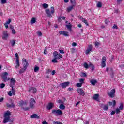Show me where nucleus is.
Instances as JSON below:
<instances>
[{
  "instance_id": "obj_1",
  "label": "nucleus",
  "mask_w": 124,
  "mask_h": 124,
  "mask_svg": "<svg viewBox=\"0 0 124 124\" xmlns=\"http://www.w3.org/2000/svg\"><path fill=\"white\" fill-rule=\"evenodd\" d=\"M15 83H16V80H15V79L11 78L10 80V87L12 88V90L11 91H9L8 93V94L9 95V96H12V94L13 95H15L16 91L14 89H13V86L15 85Z\"/></svg>"
},
{
  "instance_id": "obj_2",
  "label": "nucleus",
  "mask_w": 124,
  "mask_h": 124,
  "mask_svg": "<svg viewBox=\"0 0 124 124\" xmlns=\"http://www.w3.org/2000/svg\"><path fill=\"white\" fill-rule=\"evenodd\" d=\"M22 63L23 64V68H21L19 70V73L20 74H22V73H24L27 70V68H28V67L29 66V62H28V60L27 59L23 58L22 59Z\"/></svg>"
},
{
  "instance_id": "obj_3",
  "label": "nucleus",
  "mask_w": 124,
  "mask_h": 124,
  "mask_svg": "<svg viewBox=\"0 0 124 124\" xmlns=\"http://www.w3.org/2000/svg\"><path fill=\"white\" fill-rule=\"evenodd\" d=\"M10 116H11V113L9 111H7L4 113V118L3 121V123H4V124H5L8 122H13V121L11 120L10 119Z\"/></svg>"
},
{
  "instance_id": "obj_4",
  "label": "nucleus",
  "mask_w": 124,
  "mask_h": 124,
  "mask_svg": "<svg viewBox=\"0 0 124 124\" xmlns=\"http://www.w3.org/2000/svg\"><path fill=\"white\" fill-rule=\"evenodd\" d=\"M51 11L49 9H47L45 10L46 14H47V17L48 18H52L53 17V14L55 13V8L54 7H51Z\"/></svg>"
},
{
  "instance_id": "obj_5",
  "label": "nucleus",
  "mask_w": 124,
  "mask_h": 124,
  "mask_svg": "<svg viewBox=\"0 0 124 124\" xmlns=\"http://www.w3.org/2000/svg\"><path fill=\"white\" fill-rule=\"evenodd\" d=\"M52 114L53 115H55V116H61L62 115V110H61L60 109H53L52 110Z\"/></svg>"
},
{
  "instance_id": "obj_6",
  "label": "nucleus",
  "mask_w": 124,
  "mask_h": 124,
  "mask_svg": "<svg viewBox=\"0 0 124 124\" xmlns=\"http://www.w3.org/2000/svg\"><path fill=\"white\" fill-rule=\"evenodd\" d=\"M115 93H116V89H113L110 92L107 93V94L111 98H114V97H115Z\"/></svg>"
},
{
  "instance_id": "obj_7",
  "label": "nucleus",
  "mask_w": 124,
  "mask_h": 124,
  "mask_svg": "<svg viewBox=\"0 0 124 124\" xmlns=\"http://www.w3.org/2000/svg\"><path fill=\"white\" fill-rule=\"evenodd\" d=\"M36 103L35 100L33 98H31L29 100V106L31 108H34V104Z\"/></svg>"
},
{
  "instance_id": "obj_8",
  "label": "nucleus",
  "mask_w": 124,
  "mask_h": 124,
  "mask_svg": "<svg viewBox=\"0 0 124 124\" xmlns=\"http://www.w3.org/2000/svg\"><path fill=\"white\" fill-rule=\"evenodd\" d=\"M8 75V73L4 72L2 74V78L3 79L4 82H6L8 79H7V76Z\"/></svg>"
},
{
  "instance_id": "obj_9",
  "label": "nucleus",
  "mask_w": 124,
  "mask_h": 124,
  "mask_svg": "<svg viewBox=\"0 0 124 124\" xmlns=\"http://www.w3.org/2000/svg\"><path fill=\"white\" fill-rule=\"evenodd\" d=\"M77 93H78L79 95H82L83 96H84V95H85V92L84 91V90H83V89L82 88H78L77 89Z\"/></svg>"
},
{
  "instance_id": "obj_10",
  "label": "nucleus",
  "mask_w": 124,
  "mask_h": 124,
  "mask_svg": "<svg viewBox=\"0 0 124 124\" xmlns=\"http://www.w3.org/2000/svg\"><path fill=\"white\" fill-rule=\"evenodd\" d=\"M105 62H106V57L105 56H103L102 58V62L101 66L102 67H105L106 66V63H105Z\"/></svg>"
},
{
  "instance_id": "obj_11",
  "label": "nucleus",
  "mask_w": 124,
  "mask_h": 124,
  "mask_svg": "<svg viewBox=\"0 0 124 124\" xmlns=\"http://www.w3.org/2000/svg\"><path fill=\"white\" fill-rule=\"evenodd\" d=\"M70 84V82L69 81L65 82L64 83H61L60 84V86H61L62 88V89H65L66 87H68V85Z\"/></svg>"
},
{
  "instance_id": "obj_12",
  "label": "nucleus",
  "mask_w": 124,
  "mask_h": 124,
  "mask_svg": "<svg viewBox=\"0 0 124 124\" xmlns=\"http://www.w3.org/2000/svg\"><path fill=\"white\" fill-rule=\"evenodd\" d=\"M55 104L54 103L50 102L48 103V105L47 106V109L49 111L51 110V109H53L54 107Z\"/></svg>"
},
{
  "instance_id": "obj_13",
  "label": "nucleus",
  "mask_w": 124,
  "mask_h": 124,
  "mask_svg": "<svg viewBox=\"0 0 124 124\" xmlns=\"http://www.w3.org/2000/svg\"><path fill=\"white\" fill-rule=\"evenodd\" d=\"M62 55L59 54V56L58 57H54V59L52 60V62L54 63H57L58 60H60V59H62Z\"/></svg>"
},
{
  "instance_id": "obj_14",
  "label": "nucleus",
  "mask_w": 124,
  "mask_h": 124,
  "mask_svg": "<svg viewBox=\"0 0 124 124\" xmlns=\"http://www.w3.org/2000/svg\"><path fill=\"white\" fill-rule=\"evenodd\" d=\"M59 33L61 34V35H64V36H69L68 32L65 31H59Z\"/></svg>"
},
{
  "instance_id": "obj_15",
  "label": "nucleus",
  "mask_w": 124,
  "mask_h": 124,
  "mask_svg": "<svg viewBox=\"0 0 124 124\" xmlns=\"http://www.w3.org/2000/svg\"><path fill=\"white\" fill-rule=\"evenodd\" d=\"M100 107L101 108H103V110H104L105 111H107V110H108V109H109V108L108 107V105H107L100 104Z\"/></svg>"
},
{
  "instance_id": "obj_16",
  "label": "nucleus",
  "mask_w": 124,
  "mask_h": 124,
  "mask_svg": "<svg viewBox=\"0 0 124 124\" xmlns=\"http://www.w3.org/2000/svg\"><path fill=\"white\" fill-rule=\"evenodd\" d=\"M92 50H93V46L92 45H90L88 48L86 50V54L89 55V54H90V52H91Z\"/></svg>"
},
{
  "instance_id": "obj_17",
  "label": "nucleus",
  "mask_w": 124,
  "mask_h": 124,
  "mask_svg": "<svg viewBox=\"0 0 124 124\" xmlns=\"http://www.w3.org/2000/svg\"><path fill=\"white\" fill-rule=\"evenodd\" d=\"M37 90L34 87H31L29 89V92L30 93H36Z\"/></svg>"
},
{
  "instance_id": "obj_18",
  "label": "nucleus",
  "mask_w": 124,
  "mask_h": 124,
  "mask_svg": "<svg viewBox=\"0 0 124 124\" xmlns=\"http://www.w3.org/2000/svg\"><path fill=\"white\" fill-rule=\"evenodd\" d=\"M8 36V35L7 34V31H4L3 32L2 39H7Z\"/></svg>"
},
{
  "instance_id": "obj_19",
  "label": "nucleus",
  "mask_w": 124,
  "mask_h": 124,
  "mask_svg": "<svg viewBox=\"0 0 124 124\" xmlns=\"http://www.w3.org/2000/svg\"><path fill=\"white\" fill-rule=\"evenodd\" d=\"M27 102H24L23 100H21L19 102V106H21L22 109L23 108V106H24V105H27Z\"/></svg>"
},
{
  "instance_id": "obj_20",
  "label": "nucleus",
  "mask_w": 124,
  "mask_h": 124,
  "mask_svg": "<svg viewBox=\"0 0 124 124\" xmlns=\"http://www.w3.org/2000/svg\"><path fill=\"white\" fill-rule=\"evenodd\" d=\"M109 105L110 106H113V107L116 106V100H113L112 102H109Z\"/></svg>"
},
{
  "instance_id": "obj_21",
  "label": "nucleus",
  "mask_w": 124,
  "mask_h": 124,
  "mask_svg": "<svg viewBox=\"0 0 124 124\" xmlns=\"http://www.w3.org/2000/svg\"><path fill=\"white\" fill-rule=\"evenodd\" d=\"M6 106L8 107V108H13L15 107V105L13 102H12L11 104L8 103L6 104Z\"/></svg>"
},
{
  "instance_id": "obj_22",
  "label": "nucleus",
  "mask_w": 124,
  "mask_h": 124,
  "mask_svg": "<svg viewBox=\"0 0 124 124\" xmlns=\"http://www.w3.org/2000/svg\"><path fill=\"white\" fill-rule=\"evenodd\" d=\"M30 118H31V119H39V116L36 114H33L30 116Z\"/></svg>"
},
{
  "instance_id": "obj_23",
  "label": "nucleus",
  "mask_w": 124,
  "mask_h": 124,
  "mask_svg": "<svg viewBox=\"0 0 124 124\" xmlns=\"http://www.w3.org/2000/svg\"><path fill=\"white\" fill-rule=\"evenodd\" d=\"M66 27L69 31H71V28H72V25H71L70 23H69V25H66Z\"/></svg>"
},
{
  "instance_id": "obj_24",
  "label": "nucleus",
  "mask_w": 124,
  "mask_h": 124,
  "mask_svg": "<svg viewBox=\"0 0 124 124\" xmlns=\"http://www.w3.org/2000/svg\"><path fill=\"white\" fill-rule=\"evenodd\" d=\"M60 55H61V54H59L57 51H54L53 52V57L54 58H59V57H60Z\"/></svg>"
},
{
  "instance_id": "obj_25",
  "label": "nucleus",
  "mask_w": 124,
  "mask_h": 124,
  "mask_svg": "<svg viewBox=\"0 0 124 124\" xmlns=\"http://www.w3.org/2000/svg\"><path fill=\"white\" fill-rule=\"evenodd\" d=\"M98 97H99V94H95L93 96V99L98 101Z\"/></svg>"
},
{
  "instance_id": "obj_26",
  "label": "nucleus",
  "mask_w": 124,
  "mask_h": 124,
  "mask_svg": "<svg viewBox=\"0 0 124 124\" xmlns=\"http://www.w3.org/2000/svg\"><path fill=\"white\" fill-rule=\"evenodd\" d=\"M59 108L60 110H65V106L63 104H61L59 106Z\"/></svg>"
},
{
  "instance_id": "obj_27",
  "label": "nucleus",
  "mask_w": 124,
  "mask_h": 124,
  "mask_svg": "<svg viewBox=\"0 0 124 124\" xmlns=\"http://www.w3.org/2000/svg\"><path fill=\"white\" fill-rule=\"evenodd\" d=\"M90 83L93 85V86H95V84L97 83V80L92 79L90 81Z\"/></svg>"
},
{
  "instance_id": "obj_28",
  "label": "nucleus",
  "mask_w": 124,
  "mask_h": 124,
  "mask_svg": "<svg viewBox=\"0 0 124 124\" xmlns=\"http://www.w3.org/2000/svg\"><path fill=\"white\" fill-rule=\"evenodd\" d=\"M16 68L18 69L19 68V66H20V62L19 61V59H16Z\"/></svg>"
},
{
  "instance_id": "obj_29",
  "label": "nucleus",
  "mask_w": 124,
  "mask_h": 124,
  "mask_svg": "<svg viewBox=\"0 0 124 124\" xmlns=\"http://www.w3.org/2000/svg\"><path fill=\"white\" fill-rule=\"evenodd\" d=\"M74 6V5H72L71 6H70L67 8V12H69L73 9V7Z\"/></svg>"
},
{
  "instance_id": "obj_30",
  "label": "nucleus",
  "mask_w": 124,
  "mask_h": 124,
  "mask_svg": "<svg viewBox=\"0 0 124 124\" xmlns=\"http://www.w3.org/2000/svg\"><path fill=\"white\" fill-rule=\"evenodd\" d=\"M81 21L82 22H83V23H85V25L86 26H89V23H88V21H87V20H86V19L82 18H81Z\"/></svg>"
},
{
  "instance_id": "obj_31",
  "label": "nucleus",
  "mask_w": 124,
  "mask_h": 124,
  "mask_svg": "<svg viewBox=\"0 0 124 124\" xmlns=\"http://www.w3.org/2000/svg\"><path fill=\"white\" fill-rule=\"evenodd\" d=\"M10 42L11 44V46L12 47H14V46L15 45V42H16L15 40H12L10 41Z\"/></svg>"
},
{
  "instance_id": "obj_32",
  "label": "nucleus",
  "mask_w": 124,
  "mask_h": 124,
  "mask_svg": "<svg viewBox=\"0 0 124 124\" xmlns=\"http://www.w3.org/2000/svg\"><path fill=\"white\" fill-rule=\"evenodd\" d=\"M110 75L111 76V78H114V71H113V68H110Z\"/></svg>"
},
{
  "instance_id": "obj_33",
  "label": "nucleus",
  "mask_w": 124,
  "mask_h": 124,
  "mask_svg": "<svg viewBox=\"0 0 124 124\" xmlns=\"http://www.w3.org/2000/svg\"><path fill=\"white\" fill-rule=\"evenodd\" d=\"M42 6L44 9H46L49 7V5L48 4L44 3L42 4Z\"/></svg>"
},
{
  "instance_id": "obj_34",
  "label": "nucleus",
  "mask_w": 124,
  "mask_h": 124,
  "mask_svg": "<svg viewBox=\"0 0 124 124\" xmlns=\"http://www.w3.org/2000/svg\"><path fill=\"white\" fill-rule=\"evenodd\" d=\"M89 67H91V70L93 71L94 70V65L92 63L89 64Z\"/></svg>"
},
{
  "instance_id": "obj_35",
  "label": "nucleus",
  "mask_w": 124,
  "mask_h": 124,
  "mask_svg": "<svg viewBox=\"0 0 124 124\" xmlns=\"http://www.w3.org/2000/svg\"><path fill=\"white\" fill-rule=\"evenodd\" d=\"M119 109L121 110V111L124 110V104L123 103H120Z\"/></svg>"
},
{
  "instance_id": "obj_36",
  "label": "nucleus",
  "mask_w": 124,
  "mask_h": 124,
  "mask_svg": "<svg viewBox=\"0 0 124 124\" xmlns=\"http://www.w3.org/2000/svg\"><path fill=\"white\" fill-rule=\"evenodd\" d=\"M97 7H98L99 8H101L102 7V3L100 2H98L97 3Z\"/></svg>"
},
{
  "instance_id": "obj_37",
  "label": "nucleus",
  "mask_w": 124,
  "mask_h": 124,
  "mask_svg": "<svg viewBox=\"0 0 124 124\" xmlns=\"http://www.w3.org/2000/svg\"><path fill=\"white\" fill-rule=\"evenodd\" d=\"M36 22V19H35V18L34 17L32 18L31 20V24H35Z\"/></svg>"
},
{
  "instance_id": "obj_38",
  "label": "nucleus",
  "mask_w": 124,
  "mask_h": 124,
  "mask_svg": "<svg viewBox=\"0 0 124 124\" xmlns=\"http://www.w3.org/2000/svg\"><path fill=\"white\" fill-rule=\"evenodd\" d=\"M81 77H87V75L86 73H81L80 75Z\"/></svg>"
},
{
  "instance_id": "obj_39",
  "label": "nucleus",
  "mask_w": 124,
  "mask_h": 124,
  "mask_svg": "<svg viewBox=\"0 0 124 124\" xmlns=\"http://www.w3.org/2000/svg\"><path fill=\"white\" fill-rule=\"evenodd\" d=\"M84 66L85 68H86V69H88V68H89V67H90V66H89L88 63H87L86 62L84 63Z\"/></svg>"
},
{
  "instance_id": "obj_40",
  "label": "nucleus",
  "mask_w": 124,
  "mask_h": 124,
  "mask_svg": "<svg viewBox=\"0 0 124 124\" xmlns=\"http://www.w3.org/2000/svg\"><path fill=\"white\" fill-rule=\"evenodd\" d=\"M57 102L59 104H63V102L62 100H57Z\"/></svg>"
},
{
  "instance_id": "obj_41",
  "label": "nucleus",
  "mask_w": 124,
  "mask_h": 124,
  "mask_svg": "<svg viewBox=\"0 0 124 124\" xmlns=\"http://www.w3.org/2000/svg\"><path fill=\"white\" fill-rule=\"evenodd\" d=\"M121 110L119 108H117L116 109V114H119V113H121V111L120 110Z\"/></svg>"
},
{
  "instance_id": "obj_42",
  "label": "nucleus",
  "mask_w": 124,
  "mask_h": 124,
  "mask_svg": "<svg viewBox=\"0 0 124 124\" xmlns=\"http://www.w3.org/2000/svg\"><path fill=\"white\" fill-rule=\"evenodd\" d=\"M22 109L24 110V111H29V110H30V107H22Z\"/></svg>"
},
{
  "instance_id": "obj_43",
  "label": "nucleus",
  "mask_w": 124,
  "mask_h": 124,
  "mask_svg": "<svg viewBox=\"0 0 124 124\" xmlns=\"http://www.w3.org/2000/svg\"><path fill=\"white\" fill-rule=\"evenodd\" d=\"M39 70V67L38 66H36L34 67V72H37V71Z\"/></svg>"
},
{
  "instance_id": "obj_44",
  "label": "nucleus",
  "mask_w": 124,
  "mask_h": 124,
  "mask_svg": "<svg viewBox=\"0 0 124 124\" xmlns=\"http://www.w3.org/2000/svg\"><path fill=\"white\" fill-rule=\"evenodd\" d=\"M70 51L71 54H74V53H75V48H71L70 49Z\"/></svg>"
},
{
  "instance_id": "obj_45",
  "label": "nucleus",
  "mask_w": 124,
  "mask_h": 124,
  "mask_svg": "<svg viewBox=\"0 0 124 124\" xmlns=\"http://www.w3.org/2000/svg\"><path fill=\"white\" fill-rule=\"evenodd\" d=\"M4 87H5V84H4V83H1L0 84V89H3Z\"/></svg>"
},
{
  "instance_id": "obj_46",
  "label": "nucleus",
  "mask_w": 124,
  "mask_h": 124,
  "mask_svg": "<svg viewBox=\"0 0 124 124\" xmlns=\"http://www.w3.org/2000/svg\"><path fill=\"white\" fill-rule=\"evenodd\" d=\"M82 85L83 84L81 83H78L77 84V87H78V88H80V87H82Z\"/></svg>"
},
{
  "instance_id": "obj_47",
  "label": "nucleus",
  "mask_w": 124,
  "mask_h": 124,
  "mask_svg": "<svg viewBox=\"0 0 124 124\" xmlns=\"http://www.w3.org/2000/svg\"><path fill=\"white\" fill-rule=\"evenodd\" d=\"M117 1V5H120V4H121V2H122V1H123V0H116Z\"/></svg>"
},
{
  "instance_id": "obj_48",
  "label": "nucleus",
  "mask_w": 124,
  "mask_h": 124,
  "mask_svg": "<svg viewBox=\"0 0 124 124\" xmlns=\"http://www.w3.org/2000/svg\"><path fill=\"white\" fill-rule=\"evenodd\" d=\"M53 124H62V123L61 122H60V121H54Z\"/></svg>"
},
{
  "instance_id": "obj_49",
  "label": "nucleus",
  "mask_w": 124,
  "mask_h": 124,
  "mask_svg": "<svg viewBox=\"0 0 124 124\" xmlns=\"http://www.w3.org/2000/svg\"><path fill=\"white\" fill-rule=\"evenodd\" d=\"M84 81H85V79L84 78H81L79 79V82H80V83L82 84H83V83H84Z\"/></svg>"
},
{
  "instance_id": "obj_50",
  "label": "nucleus",
  "mask_w": 124,
  "mask_h": 124,
  "mask_svg": "<svg viewBox=\"0 0 124 124\" xmlns=\"http://www.w3.org/2000/svg\"><path fill=\"white\" fill-rule=\"evenodd\" d=\"M105 24H106V25H108V24H109V23H110V20L109 19H106L105 21Z\"/></svg>"
},
{
  "instance_id": "obj_51",
  "label": "nucleus",
  "mask_w": 124,
  "mask_h": 124,
  "mask_svg": "<svg viewBox=\"0 0 124 124\" xmlns=\"http://www.w3.org/2000/svg\"><path fill=\"white\" fill-rule=\"evenodd\" d=\"M15 56L16 57V60H19V55H18V53H16Z\"/></svg>"
},
{
  "instance_id": "obj_52",
  "label": "nucleus",
  "mask_w": 124,
  "mask_h": 124,
  "mask_svg": "<svg viewBox=\"0 0 124 124\" xmlns=\"http://www.w3.org/2000/svg\"><path fill=\"white\" fill-rule=\"evenodd\" d=\"M12 33H13V34H16V31H15L14 29L12 30Z\"/></svg>"
},
{
  "instance_id": "obj_53",
  "label": "nucleus",
  "mask_w": 124,
  "mask_h": 124,
  "mask_svg": "<svg viewBox=\"0 0 124 124\" xmlns=\"http://www.w3.org/2000/svg\"><path fill=\"white\" fill-rule=\"evenodd\" d=\"M11 22V19H9L8 21H6L5 23L8 24H10Z\"/></svg>"
},
{
  "instance_id": "obj_54",
  "label": "nucleus",
  "mask_w": 124,
  "mask_h": 124,
  "mask_svg": "<svg viewBox=\"0 0 124 124\" xmlns=\"http://www.w3.org/2000/svg\"><path fill=\"white\" fill-rule=\"evenodd\" d=\"M1 2L2 4L6 3V0H1Z\"/></svg>"
},
{
  "instance_id": "obj_55",
  "label": "nucleus",
  "mask_w": 124,
  "mask_h": 124,
  "mask_svg": "<svg viewBox=\"0 0 124 124\" xmlns=\"http://www.w3.org/2000/svg\"><path fill=\"white\" fill-rule=\"evenodd\" d=\"M44 55H47L48 54V51H47V49H45L44 51Z\"/></svg>"
},
{
  "instance_id": "obj_56",
  "label": "nucleus",
  "mask_w": 124,
  "mask_h": 124,
  "mask_svg": "<svg viewBox=\"0 0 124 124\" xmlns=\"http://www.w3.org/2000/svg\"><path fill=\"white\" fill-rule=\"evenodd\" d=\"M52 72V70L51 69H48L47 71H46V73L47 74H49V73H50V72Z\"/></svg>"
},
{
  "instance_id": "obj_57",
  "label": "nucleus",
  "mask_w": 124,
  "mask_h": 124,
  "mask_svg": "<svg viewBox=\"0 0 124 124\" xmlns=\"http://www.w3.org/2000/svg\"><path fill=\"white\" fill-rule=\"evenodd\" d=\"M60 54H64V51L62 50H59Z\"/></svg>"
},
{
  "instance_id": "obj_58",
  "label": "nucleus",
  "mask_w": 124,
  "mask_h": 124,
  "mask_svg": "<svg viewBox=\"0 0 124 124\" xmlns=\"http://www.w3.org/2000/svg\"><path fill=\"white\" fill-rule=\"evenodd\" d=\"M37 35H38L39 36H41V35H42V33H41V32H37Z\"/></svg>"
},
{
  "instance_id": "obj_59",
  "label": "nucleus",
  "mask_w": 124,
  "mask_h": 124,
  "mask_svg": "<svg viewBox=\"0 0 124 124\" xmlns=\"http://www.w3.org/2000/svg\"><path fill=\"white\" fill-rule=\"evenodd\" d=\"M112 28L113 29H118V26H117V25L114 24Z\"/></svg>"
},
{
  "instance_id": "obj_60",
  "label": "nucleus",
  "mask_w": 124,
  "mask_h": 124,
  "mask_svg": "<svg viewBox=\"0 0 124 124\" xmlns=\"http://www.w3.org/2000/svg\"><path fill=\"white\" fill-rule=\"evenodd\" d=\"M51 74L52 75H55V74H56V71L55 70L52 71Z\"/></svg>"
},
{
  "instance_id": "obj_61",
  "label": "nucleus",
  "mask_w": 124,
  "mask_h": 124,
  "mask_svg": "<svg viewBox=\"0 0 124 124\" xmlns=\"http://www.w3.org/2000/svg\"><path fill=\"white\" fill-rule=\"evenodd\" d=\"M72 45L73 46H76V45H77V44L75 42H73V43H72Z\"/></svg>"
},
{
  "instance_id": "obj_62",
  "label": "nucleus",
  "mask_w": 124,
  "mask_h": 124,
  "mask_svg": "<svg viewBox=\"0 0 124 124\" xmlns=\"http://www.w3.org/2000/svg\"><path fill=\"white\" fill-rule=\"evenodd\" d=\"M4 26H5L6 29H8V24H7V23H5Z\"/></svg>"
},
{
  "instance_id": "obj_63",
  "label": "nucleus",
  "mask_w": 124,
  "mask_h": 124,
  "mask_svg": "<svg viewBox=\"0 0 124 124\" xmlns=\"http://www.w3.org/2000/svg\"><path fill=\"white\" fill-rule=\"evenodd\" d=\"M42 124H48V122H47V121H44L42 122Z\"/></svg>"
},
{
  "instance_id": "obj_64",
  "label": "nucleus",
  "mask_w": 124,
  "mask_h": 124,
  "mask_svg": "<svg viewBox=\"0 0 124 124\" xmlns=\"http://www.w3.org/2000/svg\"><path fill=\"white\" fill-rule=\"evenodd\" d=\"M120 67H121V68H122V69H124V64H122L120 66Z\"/></svg>"
}]
</instances>
